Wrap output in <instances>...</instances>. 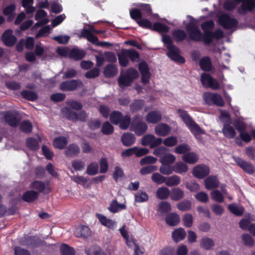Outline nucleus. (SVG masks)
<instances>
[{
    "label": "nucleus",
    "instance_id": "obj_35",
    "mask_svg": "<svg viewBox=\"0 0 255 255\" xmlns=\"http://www.w3.org/2000/svg\"><path fill=\"white\" fill-rule=\"evenodd\" d=\"M124 204L119 203L116 200H113L109 207V211L112 213H116L121 210L126 209Z\"/></svg>",
    "mask_w": 255,
    "mask_h": 255
},
{
    "label": "nucleus",
    "instance_id": "obj_37",
    "mask_svg": "<svg viewBox=\"0 0 255 255\" xmlns=\"http://www.w3.org/2000/svg\"><path fill=\"white\" fill-rule=\"evenodd\" d=\"M85 55V53L83 50L77 48L72 49L69 54L70 57L76 60L81 59Z\"/></svg>",
    "mask_w": 255,
    "mask_h": 255
},
{
    "label": "nucleus",
    "instance_id": "obj_34",
    "mask_svg": "<svg viewBox=\"0 0 255 255\" xmlns=\"http://www.w3.org/2000/svg\"><path fill=\"white\" fill-rule=\"evenodd\" d=\"M173 170L177 173L182 174L188 171V167L185 163L178 162L173 166Z\"/></svg>",
    "mask_w": 255,
    "mask_h": 255
},
{
    "label": "nucleus",
    "instance_id": "obj_18",
    "mask_svg": "<svg viewBox=\"0 0 255 255\" xmlns=\"http://www.w3.org/2000/svg\"><path fill=\"white\" fill-rule=\"evenodd\" d=\"M170 130L169 126L164 123L159 124L155 127V133L161 136L167 135Z\"/></svg>",
    "mask_w": 255,
    "mask_h": 255
},
{
    "label": "nucleus",
    "instance_id": "obj_23",
    "mask_svg": "<svg viewBox=\"0 0 255 255\" xmlns=\"http://www.w3.org/2000/svg\"><path fill=\"white\" fill-rule=\"evenodd\" d=\"M80 151V148L77 144H71L66 148L64 152L67 156L73 157L77 156Z\"/></svg>",
    "mask_w": 255,
    "mask_h": 255
},
{
    "label": "nucleus",
    "instance_id": "obj_32",
    "mask_svg": "<svg viewBox=\"0 0 255 255\" xmlns=\"http://www.w3.org/2000/svg\"><path fill=\"white\" fill-rule=\"evenodd\" d=\"M200 245L202 248L206 250H210L214 247V242L211 238L204 237L201 239Z\"/></svg>",
    "mask_w": 255,
    "mask_h": 255
},
{
    "label": "nucleus",
    "instance_id": "obj_54",
    "mask_svg": "<svg viewBox=\"0 0 255 255\" xmlns=\"http://www.w3.org/2000/svg\"><path fill=\"white\" fill-rule=\"evenodd\" d=\"M134 198L135 202L141 203L146 201L148 199V196L145 192L139 191L134 195Z\"/></svg>",
    "mask_w": 255,
    "mask_h": 255
},
{
    "label": "nucleus",
    "instance_id": "obj_59",
    "mask_svg": "<svg viewBox=\"0 0 255 255\" xmlns=\"http://www.w3.org/2000/svg\"><path fill=\"white\" fill-rule=\"evenodd\" d=\"M190 146L186 143L181 144L175 148L174 151L178 154H182L190 151Z\"/></svg>",
    "mask_w": 255,
    "mask_h": 255
},
{
    "label": "nucleus",
    "instance_id": "obj_31",
    "mask_svg": "<svg viewBox=\"0 0 255 255\" xmlns=\"http://www.w3.org/2000/svg\"><path fill=\"white\" fill-rule=\"evenodd\" d=\"M165 220L168 225L173 226L178 224L180 221V218L177 214L172 213L167 215Z\"/></svg>",
    "mask_w": 255,
    "mask_h": 255
},
{
    "label": "nucleus",
    "instance_id": "obj_16",
    "mask_svg": "<svg viewBox=\"0 0 255 255\" xmlns=\"http://www.w3.org/2000/svg\"><path fill=\"white\" fill-rule=\"evenodd\" d=\"M186 126L197 139H199V135L205 133V131L193 120Z\"/></svg>",
    "mask_w": 255,
    "mask_h": 255
},
{
    "label": "nucleus",
    "instance_id": "obj_43",
    "mask_svg": "<svg viewBox=\"0 0 255 255\" xmlns=\"http://www.w3.org/2000/svg\"><path fill=\"white\" fill-rule=\"evenodd\" d=\"M38 197V193L34 191H29L23 195V199L26 202H30L35 200Z\"/></svg>",
    "mask_w": 255,
    "mask_h": 255
},
{
    "label": "nucleus",
    "instance_id": "obj_26",
    "mask_svg": "<svg viewBox=\"0 0 255 255\" xmlns=\"http://www.w3.org/2000/svg\"><path fill=\"white\" fill-rule=\"evenodd\" d=\"M135 136L131 133H125L122 136V141L125 146H130L135 142Z\"/></svg>",
    "mask_w": 255,
    "mask_h": 255
},
{
    "label": "nucleus",
    "instance_id": "obj_56",
    "mask_svg": "<svg viewBox=\"0 0 255 255\" xmlns=\"http://www.w3.org/2000/svg\"><path fill=\"white\" fill-rule=\"evenodd\" d=\"M86 252L87 255H106L105 254L98 246L91 247Z\"/></svg>",
    "mask_w": 255,
    "mask_h": 255
},
{
    "label": "nucleus",
    "instance_id": "obj_48",
    "mask_svg": "<svg viewBox=\"0 0 255 255\" xmlns=\"http://www.w3.org/2000/svg\"><path fill=\"white\" fill-rule=\"evenodd\" d=\"M127 55L132 61L137 62L139 60V55L138 53L134 49H125Z\"/></svg>",
    "mask_w": 255,
    "mask_h": 255
},
{
    "label": "nucleus",
    "instance_id": "obj_64",
    "mask_svg": "<svg viewBox=\"0 0 255 255\" xmlns=\"http://www.w3.org/2000/svg\"><path fill=\"white\" fill-rule=\"evenodd\" d=\"M144 105L143 100H135L130 105V110L132 112H135L140 110Z\"/></svg>",
    "mask_w": 255,
    "mask_h": 255
},
{
    "label": "nucleus",
    "instance_id": "obj_51",
    "mask_svg": "<svg viewBox=\"0 0 255 255\" xmlns=\"http://www.w3.org/2000/svg\"><path fill=\"white\" fill-rule=\"evenodd\" d=\"M63 113L66 118L72 121H76V117L77 114L72 111L71 109L68 108H65L62 110Z\"/></svg>",
    "mask_w": 255,
    "mask_h": 255
},
{
    "label": "nucleus",
    "instance_id": "obj_63",
    "mask_svg": "<svg viewBox=\"0 0 255 255\" xmlns=\"http://www.w3.org/2000/svg\"><path fill=\"white\" fill-rule=\"evenodd\" d=\"M163 144L168 147H172L177 143V138L176 136H171L164 139Z\"/></svg>",
    "mask_w": 255,
    "mask_h": 255
},
{
    "label": "nucleus",
    "instance_id": "obj_27",
    "mask_svg": "<svg viewBox=\"0 0 255 255\" xmlns=\"http://www.w3.org/2000/svg\"><path fill=\"white\" fill-rule=\"evenodd\" d=\"M170 190L167 187H160L157 189L156 195L160 200L167 199L170 197Z\"/></svg>",
    "mask_w": 255,
    "mask_h": 255
},
{
    "label": "nucleus",
    "instance_id": "obj_57",
    "mask_svg": "<svg viewBox=\"0 0 255 255\" xmlns=\"http://www.w3.org/2000/svg\"><path fill=\"white\" fill-rule=\"evenodd\" d=\"M211 195L212 199L216 202L222 203L224 201V198L223 194L218 190L212 191Z\"/></svg>",
    "mask_w": 255,
    "mask_h": 255
},
{
    "label": "nucleus",
    "instance_id": "obj_3",
    "mask_svg": "<svg viewBox=\"0 0 255 255\" xmlns=\"http://www.w3.org/2000/svg\"><path fill=\"white\" fill-rule=\"evenodd\" d=\"M138 116H135L131 124L130 128L137 135L140 136L146 131L148 127L144 122L138 120Z\"/></svg>",
    "mask_w": 255,
    "mask_h": 255
},
{
    "label": "nucleus",
    "instance_id": "obj_9",
    "mask_svg": "<svg viewBox=\"0 0 255 255\" xmlns=\"http://www.w3.org/2000/svg\"><path fill=\"white\" fill-rule=\"evenodd\" d=\"M237 3L242 2L238 9L239 13L244 14L247 11H251L255 8V0H235Z\"/></svg>",
    "mask_w": 255,
    "mask_h": 255
},
{
    "label": "nucleus",
    "instance_id": "obj_29",
    "mask_svg": "<svg viewBox=\"0 0 255 255\" xmlns=\"http://www.w3.org/2000/svg\"><path fill=\"white\" fill-rule=\"evenodd\" d=\"M118 73L117 66L112 64L107 65L104 70V74L106 77H112Z\"/></svg>",
    "mask_w": 255,
    "mask_h": 255
},
{
    "label": "nucleus",
    "instance_id": "obj_12",
    "mask_svg": "<svg viewBox=\"0 0 255 255\" xmlns=\"http://www.w3.org/2000/svg\"><path fill=\"white\" fill-rule=\"evenodd\" d=\"M233 159L236 164L246 172L250 174H252L254 173V167L252 163L238 157L233 156Z\"/></svg>",
    "mask_w": 255,
    "mask_h": 255
},
{
    "label": "nucleus",
    "instance_id": "obj_46",
    "mask_svg": "<svg viewBox=\"0 0 255 255\" xmlns=\"http://www.w3.org/2000/svg\"><path fill=\"white\" fill-rule=\"evenodd\" d=\"M99 165L97 162H92L87 167L86 173L90 175H95L98 173Z\"/></svg>",
    "mask_w": 255,
    "mask_h": 255
},
{
    "label": "nucleus",
    "instance_id": "obj_62",
    "mask_svg": "<svg viewBox=\"0 0 255 255\" xmlns=\"http://www.w3.org/2000/svg\"><path fill=\"white\" fill-rule=\"evenodd\" d=\"M80 234H79L77 232L75 233L77 237L87 238L91 235V231L89 228L85 226L81 227L80 229Z\"/></svg>",
    "mask_w": 255,
    "mask_h": 255
},
{
    "label": "nucleus",
    "instance_id": "obj_45",
    "mask_svg": "<svg viewBox=\"0 0 255 255\" xmlns=\"http://www.w3.org/2000/svg\"><path fill=\"white\" fill-rule=\"evenodd\" d=\"M177 112L186 126L189 125V124H190V123L193 121L191 117H190L186 111L181 109H178Z\"/></svg>",
    "mask_w": 255,
    "mask_h": 255
},
{
    "label": "nucleus",
    "instance_id": "obj_13",
    "mask_svg": "<svg viewBox=\"0 0 255 255\" xmlns=\"http://www.w3.org/2000/svg\"><path fill=\"white\" fill-rule=\"evenodd\" d=\"M209 172V168L204 164L198 165L193 170V175L200 179L203 178L208 175Z\"/></svg>",
    "mask_w": 255,
    "mask_h": 255
},
{
    "label": "nucleus",
    "instance_id": "obj_47",
    "mask_svg": "<svg viewBox=\"0 0 255 255\" xmlns=\"http://www.w3.org/2000/svg\"><path fill=\"white\" fill-rule=\"evenodd\" d=\"M62 255H75L74 249L66 244H63L60 248Z\"/></svg>",
    "mask_w": 255,
    "mask_h": 255
},
{
    "label": "nucleus",
    "instance_id": "obj_4",
    "mask_svg": "<svg viewBox=\"0 0 255 255\" xmlns=\"http://www.w3.org/2000/svg\"><path fill=\"white\" fill-rule=\"evenodd\" d=\"M218 21L219 24L226 29H231L235 27L238 23L236 19L225 13L220 15Z\"/></svg>",
    "mask_w": 255,
    "mask_h": 255
},
{
    "label": "nucleus",
    "instance_id": "obj_6",
    "mask_svg": "<svg viewBox=\"0 0 255 255\" xmlns=\"http://www.w3.org/2000/svg\"><path fill=\"white\" fill-rule=\"evenodd\" d=\"M186 29L189 33L190 38L194 41H201L203 36L200 29L193 22H190L186 26Z\"/></svg>",
    "mask_w": 255,
    "mask_h": 255
},
{
    "label": "nucleus",
    "instance_id": "obj_7",
    "mask_svg": "<svg viewBox=\"0 0 255 255\" xmlns=\"http://www.w3.org/2000/svg\"><path fill=\"white\" fill-rule=\"evenodd\" d=\"M1 121L11 127L17 126L19 122V120L16 117V115L10 111L3 112L0 113Z\"/></svg>",
    "mask_w": 255,
    "mask_h": 255
},
{
    "label": "nucleus",
    "instance_id": "obj_1",
    "mask_svg": "<svg viewBox=\"0 0 255 255\" xmlns=\"http://www.w3.org/2000/svg\"><path fill=\"white\" fill-rule=\"evenodd\" d=\"M162 41L166 45V47L168 50L167 55L171 59L181 63L185 62L184 58L179 54V49L172 44L171 38L169 36L163 35Z\"/></svg>",
    "mask_w": 255,
    "mask_h": 255
},
{
    "label": "nucleus",
    "instance_id": "obj_39",
    "mask_svg": "<svg viewBox=\"0 0 255 255\" xmlns=\"http://www.w3.org/2000/svg\"><path fill=\"white\" fill-rule=\"evenodd\" d=\"M175 156L170 153L164 154L160 159L159 161L162 164H171L175 162Z\"/></svg>",
    "mask_w": 255,
    "mask_h": 255
},
{
    "label": "nucleus",
    "instance_id": "obj_15",
    "mask_svg": "<svg viewBox=\"0 0 255 255\" xmlns=\"http://www.w3.org/2000/svg\"><path fill=\"white\" fill-rule=\"evenodd\" d=\"M4 44L8 46L13 45L16 41V37L13 35L11 30L8 29L5 31L1 37Z\"/></svg>",
    "mask_w": 255,
    "mask_h": 255
},
{
    "label": "nucleus",
    "instance_id": "obj_5",
    "mask_svg": "<svg viewBox=\"0 0 255 255\" xmlns=\"http://www.w3.org/2000/svg\"><path fill=\"white\" fill-rule=\"evenodd\" d=\"M201 81L203 86L205 87L210 88L213 90H218L220 88L218 81L208 74H202Z\"/></svg>",
    "mask_w": 255,
    "mask_h": 255
},
{
    "label": "nucleus",
    "instance_id": "obj_55",
    "mask_svg": "<svg viewBox=\"0 0 255 255\" xmlns=\"http://www.w3.org/2000/svg\"><path fill=\"white\" fill-rule=\"evenodd\" d=\"M166 177H164L159 173H154L151 176V179L153 182L157 184H161L163 183H165Z\"/></svg>",
    "mask_w": 255,
    "mask_h": 255
},
{
    "label": "nucleus",
    "instance_id": "obj_41",
    "mask_svg": "<svg viewBox=\"0 0 255 255\" xmlns=\"http://www.w3.org/2000/svg\"><path fill=\"white\" fill-rule=\"evenodd\" d=\"M30 188L39 192H44L46 189L45 184L42 181H35L30 184Z\"/></svg>",
    "mask_w": 255,
    "mask_h": 255
},
{
    "label": "nucleus",
    "instance_id": "obj_24",
    "mask_svg": "<svg viewBox=\"0 0 255 255\" xmlns=\"http://www.w3.org/2000/svg\"><path fill=\"white\" fill-rule=\"evenodd\" d=\"M184 197V191L179 188H174L170 191V199L175 201L182 199Z\"/></svg>",
    "mask_w": 255,
    "mask_h": 255
},
{
    "label": "nucleus",
    "instance_id": "obj_49",
    "mask_svg": "<svg viewBox=\"0 0 255 255\" xmlns=\"http://www.w3.org/2000/svg\"><path fill=\"white\" fill-rule=\"evenodd\" d=\"M152 29L160 33H166L169 31V27L163 23L156 22L154 23Z\"/></svg>",
    "mask_w": 255,
    "mask_h": 255
},
{
    "label": "nucleus",
    "instance_id": "obj_58",
    "mask_svg": "<svg viewBox=\"0 0 255 255\" xmlns=\"http://www.w3.org/2000/svg\"><path fill=\"white\" fill-rule=\"evenodd\" d=\"M177 208L182 211H185L190 210L191 208V203L188 200H183L177 205Z\"/></svg>",
    "mask_w": 255,
    "mask_h": 255
},
{
    "label": "nucleus",
    "instance_id": "obj_17",
    "mask_svg": "<svg viewBox=\"0 0 255 255\" xmlns=\"http://www.w3.org/2000/svg\"><path fill=\"white\" fill-rule=\"evenodd\" d=\"M162 119L161 114L159 111H153L147 114L145 120L150 124H156L160 122Z\"/></svg>",
    "mask_w": 255,
    "mask_h": 255
},
{
    "label": "nucleus",
    "instance_id": "obj_10",
    "mask_svg": "<svg viewBox=\"0 0 255 255\" xmlns=\"http://www.w3.org/2000/svg\"><path fill=\"white\" fill-rule=\"evenodd\" d=\"M162 141L161 138H155L152 134H146L142 137L141 143L143 145H149L150 148H153L160 145Z\"/></svg>",
    "mask_w": 255,
    "mask_h": 255
},
{
    "label": "nucleus",
    "instance_id": "obj_52",
    "mask_svg": "<svg viewBox=\"0 0 255 255\" xmlns=\"http://www.w3.org/2000/svg\"><path fill=\"white\" fill-rule=\"evenodd\" d=\"M21 94L24 98L31 101H34L37 98V94L33 91L24 90L21 92Z\"/></svg>",
    "mask_w": 255,
    "mask_h": 255
},
{
    "label": "nucleus",
    "instance_id": "obj_61",
    "mask_svg": "<svg viewBox=\"0 0 255 255\" xmlns=\"http://www.w3.org/2000/svg\"><path fill=\"white\" fill-rule=\"evenodd\" d=\"M113 131L114 127L110 123L107 122L103 124L102 128V132L104 134H111L113 132Z\"/></svg>",
    "mask_w": 255,
    "mask_h": 255
},
{
    "label": "nucleus",
    "instance_id": "obj_33",
    "mask_svg": "<svg viewBox=\"0 0 255 255\" xmlns=\"http://www.w3.org/2000/svg\"><path fill=\"white\" fill-rule=\"evenodd\" d=\"M68 143L67 138L64 136H59L54 139L53 146L57 148L62 149L65 147Z\"/></svg>",
    "mask_w": 255,
    "mask_h": 255
},
{
    "label": "nucleus",
    "instance_id": "obj_28",
    "mask_svg": "<svg viewBox=\"0 0 255 255\" xmlns=\"http://www.w3.org/2000/svg\"><path fill=\"white\" fill-rule=\"evenodd\" d=\"M182 159L185 162L193 164L198 161L199 157L196 153L192 152L184 154Z\"/></svg>",
    "mask_w": 255,
    "mask_h": 255
},
{
    "label": "nucleus",
    "instance_id": "obj_53",
    "mask_svg": "<svg viewBox=\"0 0 255 255\" xmlns=\"http://www.w3.org/2000/svg\"><path fill=\"white\" fill-rule=\"evenodd\" d=\"M173 36L177 41H183L187 36L186 32L183 30H176L173 32Z\"/></svg>",
    "mask_w": 255,
    "mask_h": 255
},
{
    "label": "nucleus",
    "instance_id": "obj_20",
    "mask_svg": "<svg viewBox=\"0 0 255 255\" xmlns=\"http://www.w3.org/2000/svg\"><path fill=\"white\" fill-rule=\"evenodd\" d=\"M205 186L207 189L211 190L216 188L219 186V180L217 177L210 176L204 180Z\"/></svg>",
    "mask_w": 255,
    "mask_h": 255
},
{
    "label": "nucleus",
    "instance_id": "obj_22",
    "mask_svg": "<svg viewBox=\"0 0 255 255\" xmlns=\"http://www.w3.org/2000/svg\"><path fill=\"white\" fill-rule=\"evenodd\" d=\"M96 216L103 226L110 229H114L116 225L115 221L108 219L106 216L100 214H97Z\"/></svg>",
    "mask_w": 255,
    "mask_h": 255
},
{
    "label": "nucleus",
    "instance_id": "obj_11",
    "mask_svg": "<svg viewBox=\"0 0 255 255\" xmlns=\"http://www.w3.org/2000/svg\"><path fill=\"white\" fill-rule=\"evenodd\" d=\"M82 87V83L80 80H71L62 82L60 86L61 90L64 91H74Z\"/></svg>",
    "mask_w": 255,
    "mask_h": 255
},
{
    "label": "nucleus",
    "instance_id": "obj_50",
    "mask_svg": "<svg viewBox=\"0 0 255 255\" xmlns=\"http://www.w3.org/2000/svg\"><path fill=\"white\" fill-rule=\"evenodd\" d=\"M171 210V206L169 203L166 201H162L158 204V211L161 213H165Z\"/></svg>",
    "mask_w": 255,
    "mask_h": 255
},
{
    "label": "nucleus",
    "instance_id": "obj_60",
    "mask_svg": "<svg viewBox=\"0 0 255 255\" xmlns=\"http://www.w3.org/2000/svg\"><path fill=\"white\" fill-rule=\"evenodd\" d=\"M33 0H22V6L28 14L32 13L34 11V7L31 6Z\"/></svg>",
    "mask_w": 255,
    "mask_h": 255
},
{
    "label": "nucleus",
    "instance_id": "obj_2",
    "mask_svg": "<svg viewBox=\"0 0 255 255\" xmlns=\"http://www.w3.org/2000/svg\"><path fill=\"white\" fill-rule=\"evenodd\" d=\"M110 119L114 124H119L120 128L123 129L128 128L130 122V118L129 116H123L122 113L118 111H114L112 113Z\"/></svg>",
    "mask_w": 255,
    "mask_h": 255
},
{
    "label": "nucleus",
    "instance_id": "obj_38",
    "mask_svg": "<svg viewBox=\"0 0 255 255\" xmlns=\"http://www.w3.org/2000/svg\"><path fill=\"white\" fill-rule=\"evenodd\" d=\"M180 181V178L178 176L173 175L166 178L165 184L169 187L175 186L179 185Z\"/></svg>",
    "mask_w": 255,
    "mask_h": 255
},
{
    "label": "nucleus",
    "instance_id": "obj_42",
    "mask_svg": "<svg viewBox=\"0 0 255 255\" xmlns=\"http://www.w3.org/2000/svg\"><path fill=\"white\" fill-rule=\"evenodd\" d=\"M118 59L119 63L122 66L127 67L128 66L129 58L125 50H122L121 53L118 54Z\"/></svg>",
    "mask_w": 255,
    "mask_h": 255
},
{
    "label": "nucleus",
    "instance_id": "obj_21",
    "mask_svg": "<svg viewBox=\"0 0 255 255\" xmlns=\"http://www.w3.org/2000/svg\"><path fill=\"white\" fill-rule=\"evenodd\" d=\"M79 37L86 38L89 42L95 45H97L98 42L97 37L93 35L91 33V31L87 29H83L82 30L81 33L79 35Z\"/></svg>",
    "mask_w": 255,
    "mask_h": 255
},
{
    "label": "nucleus",
    "instance_id": "obj_30",
    "mask_svg": "<svg viewBox=\"0 0 255 255\" xmlns=\"http://www.w3.org/2000/svg\"><path fill=\"white\" fill-rule=\"evenodd\" d=\"M222 132L224 135L229 138H233L236 133L234 128L228 124L224 125L222 129Z\"/></svg>",
    "mask_w": 255,
    "mask_h": 255
},
{
    "label": "nucleus",
    "instance_id": "obj_44",
    "mask_svg": "<svg viewBox=\"0 0 255 255\" xmlns=\"http://www.w3.org/2000/svg\"><path fill=\"white\" fill-rule=\"evenodd\" d=\"M132 80L127 75H121L119 78V84L120 87L129 86L132 82Z\"/></svg>",
    "mask_w": 255,
    "mask_h": 255
},
{
    "label": "nucleus",
    "instance_id": "obj_40",
    "mask_svg": "<svg viewBox=\"0 0 255 255\" xmlns=\"http://www.w3.org/2000/svg\"><path fill=\"white\" fill-rule=\"evenodd\" d=\"M200 65L202 70L209 71L212 67L211 59L208 57L202 58L200 61Z\"/></svg>",
    "mask_w": 255,
    "mask_h": 255
},
{
    "label": "nucleus",
    "instance_id": "obj_8",
    "mask_svg": "<svg viewBox=\"0 0 255 255\" xmlns=\"http://www.w3.org/2000/svg\"><path fill=\"white\" fill-rule=\"evenodd\" d=\"M204 99L209 105L214 104L219 107L224 105V102L222 97L218 94L207 93L204 94Z\"/></svg>",
    "mask_w": 255,
    "mask_h": 255
},
{
    "label": "nucleus",
    "instance_id": "obj_19",
    "mask_svg": "<svg viewBox=\"0 0 255 255\" xmlns=\"http://www.w3.org/2000/svg\"><path fill=\"white\" fill-rule=\"evenodd\" d=\"M47 15L46 12L42 9H39L37 11L35 18L36 20H38L35 26H40L48 22V20L46 18Z\"/></svg>",
    "mask_w": 255,
    "mask_h": 255
},
{
    "label": "nucleus",
    "instance_id": "obj_14",
    "mask_svg": "<svg viewBox=\"0 0 255 255\" xmlns=\"http://www.w3.org/2000/svg\"><path fill=\"white\" fill-rule=\"evenodd\" d=\"M138 69L141 74L142 82L144 84L148 83L150 78V73L146 63L145 62L140 63L138 65Z\"/></svg>",
    "mask_w": 255,
    "mask_h": 255
},
{
    "label": "nucleus",
    "instance_id": "obj_36",
    "mask_svg": "<svg viewBox=\"0 0 255 255\" xmlns=\"http://www.w3.org/2000/svg\"><path fill=\"white\" fill-rule=\"evenodd\" d=\"M228 209L230 212L237 216H241L244 213V208L240 206H238L235 204H231L229 205Z\"/></svg>",
    "mask_w": 255,
    "mask_h": 255
},
{
    "label": "nucleus",
    "instance_id": "obj_25",
    "mask_svg": "<svg viewBox=\"0 0 255 255\" xmlns=\"http://www.w3.org/2000/svg\"><path fill=\"white\" fill-rule=\"evenodd\" d=\"M186 235L185 231L182 228L175 229L172 233V239L176 243L184 239Z\"/></svg>",
    "mask_w": 255,
    "mask_h": 255
}]
</instances>
